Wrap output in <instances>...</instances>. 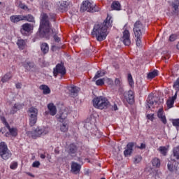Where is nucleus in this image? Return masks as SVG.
<instances>
[{
  "label": "nucleus",
  "mask_w": 179,
  "mask_h": 179,
  "mask_svg": "<svg viewBox=\"0 0 179 179\" xmlns=\"http://www.w3.org/2000/svg\"><path fill=\"white\" fill-rule=\"evenodd\" d=\"M51 18L45 13H41L40 17V25L38 29V34L41 38L50 40V37L52 34L55 43H61V38L58 36V32L52 29L51 24Z\"/></svg>",
  "instance_id": "1"
},
{
  "label": "nucleus",
  "mask_w": 179,
  "mask_h": 179,
  "mask_svg": "<svg viewBox=\"0 0 179 179\" xmlns=\"http://www.w3.org/2000/svg\"><path fill=\"white\" fill-rule=\"evenodd\" d=\"M112 26L113 21L111 20V17L108 15L103 23L96 24L94 26L92 35L94 37H96L97 41H103V40H106L107 36L108 35L107 29L108 27H111Z\"/></svg>",
  "instance_id": "2"
},
{
  "label": "nucleus",
  "mask_w": 179,
  "mask_h": 179,
  "mask_svg": "<svg viewBox=\"0 0 179 179\" xmlns=\"http://www.w3.org/2000/svg\"><path fill=\"white\" fill-rule=\"evenodd\" d=\"M92 101L94 107L99 110H103L104 108H108V107H110V101L104 96L94 98Z\"/></svg>",
  "instance_id": "3"
},
{
  "label": "nucleus",
  "mask_w": 179,
  "mask_h": 179,
  "mask_svg": "<svg viewBox=\"0 0 179 179\" xmlns=\"http://www.w3.org/2000/svg\"><path fill=\"white\" fill-rule=\"evenodd\" d=\"M99 10H100V9L96 6V4L92 3L89 0L83 1L80 7L81 12L94 13V12H99Z\"/></svg>",
  "instance_id": "4"
},
{
  "label": "nucleus",
  "mask_w": 179,
  "mask_h": 179,
  "mask_svg": "<svg viewBox=\"0 0 179 179\" xmlns=\"http://www.w3.org/2000/svg\"><path fill=\"white\" fill-rule=\"evenodd\" d=\"M28 117H29L30 127H34L37 122V115H38V109L31 106L27 110Z\"/></svg>",
  "instance_id": "5"
},
{
  "label": "nucleus",
  "mask_w": 179,
  "mask_h": 179,
  "mask_svg": "<svg viewBox=\"0 0 179 179\" xmlns=\"http://www.w3.org/2000/svg\"><path fill=\"white\" fill-rule=\"evenodd\" d=\"M59 73L60 74L59 79H62V78L66 75V69L64 65V62L57 64L53 69V76H55V78H57Z\"/></svg>",
  "instance_id": "6"
},
{
  "label": "nucleus",
  "mask_w": 179,
  "mask_h": 179,
  "mask_svg": "<svg viewBox=\"0 0 179 179\" xmlns=\"http://www.w3.org/2000/svg\"><path fill=\"white\" fill-rule=\"evenodd\" d=\"M0 156L3 160H8V159L12 157V152L8 149V145L5 142L0 143Z\"/></svg>",
  "instance_id": "7"
},
{
  "label": "nucleus",
  "mask_w": 179,
  "mask_h": 179,
  "mask_svg": "<svg viewBox=\"0 0 179 179\" xmlns=\"http://www.w3.org/2000/svg\"><path fill=\"white\" fill-rule=\"evenodd\" d=\"M133 31L134 36H142V33L145 31V27L141 21H136L134 24Z\"/></svg>",
  "instance_id": "8"
},
{
  "label": "nucleus",
  "mask_w": 179,
  "mask_h": 179,
  "mask_svg": "<svg viewBox=\"0 0 179 179\" xmlns=\"http://www.w3.org/2000/svg\"><path fill=\"white\" fill-rule=\"evenodd\" d=\"M1 120L3 122V124L5 125L6 128H7L10 132V135L11 136L16 137L17 136V129L15 127L10 128V126L9 125V123L6 121V118L5 117H1Z\"/></svg>",
  "instance_id": "9"
},
{
  "label": "nucleus",
  "mask_w": 179,
  "mask_h": 179,
  "mask_svg": "<svg viewBox=\"0 0 179 179\" xmlns=\"http://www.w3.org/2000/svg\"><path fill=\"white\" fill-rule=\"evenodd\" d=\"M168 169L169 171H173L176 174L179 175V161L172 160L167 164Z\"/></svg>",
  "instance_id": "10"
},
{
  "label": "nucleus",
  "mask_w": 179,
  "mask_h": 179,
  "mask_svg": "<svg viewBox=\"0 0 179 179\" xmlns=\"http://www.w3.org/2000/svg\"><path fill=\"white\" fill-rule=\"evenodd\" d=\"M171 13L172 16H178L179 15V1L174 0L171 3Z\"/></svg>",
  "instance_id": "11"
},
{
  "label": "nucleus",
  "mask_w": 179,
  "mask_h": 179,
  "mask_svg": "<svg viewBox=\"0 0 179 179\" xmlns=\"http://www.w3.org/2000/svg\"><path fill=\"white\" fill-rule=\"evenodd\" d=\"M22 65L23 68H24L25 71H27V72H33V71H34L37 67L36 66V64H34V62H29V61H25L22 62Z\"/></svg>",
  "instance_id": "12"
},
{
  "label": "nucleus",
  "mask_w": 179,
  "mask_h": 179,
  "mask_svg": "<svg viewBox=\"0 0 179 179\" xmlns=\"http://www.w3.org/2000/svg\"><path fill=\"white\" fill-rule=\"evenodd\" d=\"M31 30H33V26L29 23H25L22 25L20 32L22 36H29Z\"/></svg>",
  "instance_id": "13"
},
{
  "label": "nucleus",
  "mask_w": 179,
  "mask_h": 179,
  "mask_svg": "<svg viewBox=\"0 0 179 179\" xmlns=\"http://www.w3.org/2000/svg\"><path fill=\"white\" fill-rule=\"evenodd\" d=\"M27 135L33 139H37V138H40L41 135H43V129L37 127L36 129L31 131H28Z\"/></svg>",
  "instance_id": "14"
},
{
  "label": "nucleus",
  "mask_w": 179,
  "mask_h": 179,
  "mask_svg": "<svg viewBox=\"0 0 179 179\" xmlns=\"http://www.w3.org/2000/svg\"><path fill=\"white\" fill-rule=\"evenodd\" d=\"M131 34H129V31L128 29H126L123 31V36L120 38L121 41H122L123 44L124 45H131Z\"/></svg>",
  "instance_id": "15"
},
{
  "label": "nucleus",
  "mask_w": 179,
  "mask_h": 179,
  "mask_svg": "<svg viewBox=\"0 0 179 179\" xmlns=\"http://www.w3.org/2000/svg\"><path fill=\"white\" fill-rule=\"evenodd\" d=\"M124 97L129 104H134L135 101V96L134 95V91L129 90L128 92H124Z\"/></svg>",
  "instance_id": "16"
},
{
  "label": "nucleus",
  "mask_w": 179,
  "mask_h": 179,
  "mask_svg": "<svg viewBox=\"0 0 179 179\" xmlns=\"http://www.w3.org/2000/svg\"><path fill=\"white\" fill-rule=\"evenodd\" d=\"M136 145V143L130 142L127 145L126 150L124 151V155L125 157L127 156H131L132 155V152L134 150V146Z\"/></svg>",
  "instance_id": "17"
},
{
  "label": "nucleus",
  "mask_w": 179,
  "mask_h": 179,
  "mask_svg": "<svg viewBox=\"0 0 179 179\" xmlns=\"http://www.w3.org/2000/svg\"><path fill=\"white\" fill-rule=\"evenodd\" d=\"M24 107V104L20 103H16L14 104V106L11 108L10 110V114H16L17 111H20V110H22Z\"/></svg>",
  "instance_id": "18"
},
{
  "label": "nucleus",
  "mask_w": 179,
  "mask_h": 179,
  "mask_svg": "<svg viewBox=\"0 0 179 179\" xmlns=\"http://www.w3.org/2000/svg\"><path fill=\"white\" fill-rule=\"evenodd\" d=\"M80 164L75 162H71V173H73V174H79V173H80Z\"/></svg>",
  "instance_id": "19"
},
{
  "label": "nucleus",
  "mask_w": 179,
  "mask_h": 179,
  "mask_svg": "<svg viewBox=\"0 0 179 179\" xmlns=\"http://www.w3.org/2000/svg\"><path fill=\"white\" fill-rule=\"evenodd\" d=\"M69 90L70 94L72 97H76V96H78V94L79 93V90H80V89L78 87L73 85V86L69 87Z\"/></svg>",
  "instance_id": "20"
},
{
  "label": "nucleus",
  "mask_w": 179,
  "mask_h": 179,
  "mask_svg": "<svg viewBox=\"0 0 179 179\" xmlns=\"http://www.w3.org/2000/svg\"><path fill=\"white\" fill-rule=\"evenodd\" d=\"M10 20L11 23H19V22L23 21V15H11Z\"/></svg>",
  "instance_id": "21"
},
{
  "label": "nucleus",
  "mask_w": 179,
  "mask_h": 179,
  "mask_svg": "<svg viewBox=\"0 0 179 179\" xmlns=\"http://www.w3.org/2000/svg\"><path fill=\"white\" fill-rule=\"evenodd\" d=\"M177 100V93H175V95L172 97H170L167 101L166 105L169 108H173L174 107V101Z\"/></svg>",
  "instance_id": "22"
},
{
  "label": "nucleus",
  "mask_w": 179,
  "mask_h": 179,
  "mask_svg": "<svg viewBox=\"0 0 179 179\" xmlns=\"http://www.w3.org/2000/svg\"><path fill=\"white\" fill-rule=\"evenodd\" d=\"M48 108L49 110V114L50 115H55L57 114V106L54 105V103H51L48 105Z\"/></svg>",
  "instance_id": "23"
},
{
  "label": "nucleus",
  "mask_w": 179,
  "mask_h": 179,
  "mask_svg": "<svg viewBox=\"0 0 179 179\" xmlns=\"http://www.w3.org/2000/svg\"><path fill=\"white\" fill-rule=\"evenodd\" d=\"M157 117L158 118H160L163 124H167V119H166V116L163 115V109H159L157 112Z\"/></svg>",
  "instance_id": "24"
},
{
  "label": "nucleus",
  "mask_w": 179,
  "mask_h": 179,
  "mask_svg": "<svg viewBox=\"0 0 179 179\" xmlns=\"http://www.w3.org/2000/svg\"><path fill=\"white\" fill-rule=\"evenodd\" d=\"M155 103H157V101L155 100V97H153V96L152 95H149L147 100V107L148 108H150V107L153 106V104H155Z\"/></svg>",
  "instance_id": "25"
},
{
  "label": "nucleus",
  "mask_w": 179,
  "mask_h": 179,
  "mask_svg": "<svg viewBox=\"0 0 179 179\" xmlns=\"http://www.w3.org/2000/svg\"><path fill=\"white\" fill-rule=\"evenodd\" d=\"M78 152V146L75 143H71L69 146V155H75Z\"/></svg>",
  "instance_id": "26"
},
{
  "label": "nucleus",
  "mask_w": 179,
  "mask_h": 179,
  "mask_svg": "<svg viewBox=\"0 0 179 179\" xmlns=\"http://www.w3.org/2000/svg\"><path fill=\"white\" fill-rule=\"evenodd\" d=\"M68 6H69V2L62 1L60 3V6H59V9L61 12H65V10H68Z\"/></svg>",
  "instance_id": "27"
},
{
  "label": "nucleus",
  "mask_w": 179,
  "mask_h": 179,
  "mask_svg": "<svg viewBox=\"0 0 179 179\" xmlns=\"http://www.w3.org/2000/svg\"><path fill=\"white\" fill-rule=\"evenodd\" d=\"M22 20H25L26 22H31L32 23H35L34 17L31 14H28L27 15H22Z\"/></svg>",
  "instance_id": "28"
},
{
  "label": "nucleus",
  "mask_w": 179,
  "mask_h": 179,
  "mask_svg": "<svg viewBox=\"0 0 179 179\" xmlns=\"http://www.w3.org/2000/svg\"><path fill=\"white\" fill-rule=\"evenodd\" d=\"M41 50L43 52V54L45 55L48 53V51H50V48L48 46V44L47 43H43L41 45Z\"/></svg>",
  "instance_id": "29"
},
{
  "label": "nucleus",
  "mask_w": 179,
  "mask_h": 179,
  "mask_svg": "<svg viewBox=\"0 0 179 179\" xmlns=\"http://www.w3.org/2000/svg\"><path fill=\"white\" fill-rule=\"evenodd\" d=\"M17 45L20 50H24V48L26 47V41L23 39H18L17 41Z\"/></svg>",
  "instance_id": "30"
},
{
  "label": "nucleus",
  "mask_w": 179,
  "mask_h": 179,
  "mask_svg": "<svg viewBox=\"0 0 179 179\" xmlns=\"http://www.w3.org/2000/svg\"><path fill=\"white\" fill-rule=\"evenodd\" d=\"M68 117L67 113H62L59 115H57V120H59V122H66V118Z\"/></svg>",
  "instance_id": "31"
},
{
  "label": "nucleus",
  "mask_w": 179,
  "mask_h": 179,
  "mask_svg": "<svg viewBox=\"0 0 179 179\" xmlns=\"http://www.w3.org/2000/svg\"><path fill=\"white\" fill-rule=\"evenodd\" d=\"M10 79H12V73H7L2 77L1 82L3 83H6V82H9Z\"/></svg>",
  "instance_id": "32"
},
{
  "label": "nucleus",
  "mask_w": 179,
  "mask_h": 179,
  "mask_svg": "<svg viewBox=\"0 0 179 179\" xmlns=\"http://www.w3.org/2000/svg\"><path fill=\"white\" fill-rule=\"evenodd\" d=\"M111 8L113 10H121V3H120V1H113Z\"/></svg>",
  "instance_id": "33"
},
{
  "label": "nucleus",
  "mask_w": 179,
  "mask_h": 179,
  "mask_svg": "<svg viewBox=\"0 0 179 179\" xmlns=\"http://www.w3.org/2000/svg\"><path fill=\"white\" fill-rule=\"evenodd\" d=\"M40 89L41 90H43V94H50L51 93V90L47 85H41Z\"/></svg>",
  "instance_id": "34"
},
{
  "label": "nucleus",
  "mask_w": 179,
  "mask_h": 179,
  "mask_svg": "<svg viewBox=\"0 0 179 179\" xmlns=\"http://www.w3.org/2000/svg\"><path fill=\"white\" fill-rule=\"evenodd\" d=\"M157 75H159V71L157 70H154L148 74L147 78L148 79H153L154 78H156Z\"/></svg>",
  "instance_id": "35"
},
{
  "label": "nucleus",
  "mask_w": 179,
  "mask_h": 179,
  "mask_svg": "<svg viewBox=\"0 0 179 179\" xmlns=\"http://www.w3.org/2000/svg\"><path fill=\"white\" fill-rule=\"evenodd\" d=\"M135 37L136 38V47L141 48L142 47V36H135Z\"/></svg>",
  "instance_id": "36"
},
{
  "label": "nucleus",
  "mask_w": 179,
  "mask_h": 179,
  "mask_svg": "<svg viewBox=\"0 0 179 179\" xmlns=\"http://www.w3.org/2000/svg\"><path fill=\"white\" fill-rule=\"evenodd\" d=\"M159 152H160L161 155H162L163 156H167V148L164 147V146H160L158 148Z\"/></svg>",
  "instance_id": "37"
},
{
  "label": "nucleus",
  "mask_w": 179,
  "mask_h": 179,
  "mask_svg": "<svg viewBox=\"0 0 179 179\" xmlns=\"http://www.w3.org/2000/svg\"><path fill=\"white\" fill-rule=\"evenodd\" d=\"M173 155L179 161V145L173 148Z\"/></svg>",
  "instance_id": "38"
},
{
  "label": "nucleus",
  "mask_w": 179,
  "mask_h": 179,
  "mask_svg": "<svg viewBox=\"0 0 179 179\" xmlns=\"http://www.w3.org/2000/svg\"><path fill=\"white\" fill-rule=\"evenodd\" d=\"M106 75V73L98 71L95 75V76L93 78V80H96V79H99V78H101Z\"/></svg>",
  "instance_id": "39"
},
{
  "label": "nucleus",
  "mask_w": 179,
  "mask_h": 179,
  "mask_svg": "<svg viewBox=\"0 0 179 179\" xmlns=\"http://www.w3.org/2000/svg\"><path fill=\"white\" fill-rule=\"evenodd\" d=\"M152 166L154 167H160V159L158 158H154L152 161Z\"/></svg>",
  "instance_id": "40"
},
{
  "label": "nucleus",
  "mask_w": 179,
  "mask_h": 179,
  "mask_svg": "<svg viewBox=\"0 0 179 179\" xmlns=\"http://www.w3.org/2000/svg\"><path fill=\"white\" fill-rule=\"evenodd\" d=\"M62 125L60 127V131L62 132H66L68 131V123L66 122H62Z\"/></svg>",
  "instance_id": "41"
},
{
  "label": "nucleus",
  "mask_w": 179,
  "mask_h": 179,
  "mask_svg": "<svg viewBox=\"0 0 179 179\" xmlns=\"http://www.w3.org/2000/svg\"><path fill=\"white\" fill-rule=\"evenodd\" d=\"M173 89L176 90V93H178L179 92V78L176 80V82H174L173 85Z\"/></svg>",
  "instance_id": "42"
},
{
  "label": "nucleus",
  "mask_w": 179,
  "mask_h": 179,
  "mask_svg": "<svg viewBox=\"0 0 179 179\" xmlns=\"http://www.w3.org/2000/svg\"><path fill=\"white\" fill-rule=\"evenodd\" d=\"M96 86H103L104 85V78H100L96 81Z\"/></svg>",
  "instance_id": "43"
},
{
  "label": "nucleus",
  "mask_w": 179,
  "mask_h": 179,
  "mask_svg": "<svg viewBox=\"0 0 179 179\" xmlns=\"http://www.w3.org/2000/svg\"><path fill=\"white\" fill-rule=\"evenodd\" d=\"M128 82L130 86H134V79L132 78V75L128 74Z\"/></svg>",
  "instance_id": "44"
},
{
  "label": "nucleus",
  "mask_w": 179,
  "mask_h": 179,
  "mask_svg": "<svg viewBox=\"0 0 179 179\" xmlns=\"http://www.w3.org/2000/svg\"><path fill=\"white\" fill-rule=\"evenodd\" d=\"M115 85L118 87H121L122 86V83L120 80V78H116L115 80Z\"/></svg>",
  "instance_id": "45"
},
{
  "label": "nucleus",
  "mask_w": 179,
  "mask_h": 179,
  "mask_svg": "<svg viewBox=\"0 0 179 179\" xmlns=\"http://www.w3.org/2000/svg\"><path fill=\"white\" fill-rule=\"evenodd\" d=\"M141 161H142V157H141V156H136L134 158L135 164H138V163H141Z\"/></svg>",
  "instance_id": "46"
},
{
  "label": "nucleus",
  "mask_w": 179,
  "mask_h": 179,
  "mask_svg": "<svg viewBox=\"0 0 179 179\" xmlns=\"http://www.w3.org/2000/svg\"><path fill=\"white\" fill-rule=\"evenodd\" d=\"M172 124L173 127H179V119H173Z\"/></svg>",
  "instance_id": "47"
},
{
  "label": "nucleus",
  "mask_w": 179,
  "mask_h": 179,
  "mask_svg": "<svg viewBox=\"0 0 179 179\" xmlns=\"http://www.w3.org/2000/svg\"><path fill=\"white\" fill-rule=\"evenodd\" d=\"M176 40H177V34H171L169 36V41L173 42L176 41Z\"/></svg>",
  "instance_id": "48"
},
{
  "label": "nucleus",
  "mask_w": 179,
  "mask_h": 179,
  "mask_svg": "<svg viewBox=\"0 0 179 179\" xmlns=\"http://www.w3.org/2000/svg\"><path fill=\"white\" fill-rule=\"evenodd\" d=\"M10 169H11V170H15V169H17V162H13L10 165Z\"/></svg>",
  "instance_id": "49"
},
{
  "label": "nucleus",
  "mask_w": 179,
  "mask_h": 179,
  "mask_svg": "<svg viewBox=\"0 0 179 179\" xmlns=\"http://www.w3.org/2000/svg\"><path fill=\"white\" fill-rule=\"evenodd\" d=\"M92 134H93L94 136H96V138H100V136H101V134H100V131H99V130H96L95 131H92Z\"/></svg>",
  "instance_id": "50"
},
{
  "label": "nucleus",
  "mask_w": 179,
  "mask_h": 179,
  "mask_svg": "<svg viewBox=\"0 0 179 179\" xmlns=\"http://www.w3.org/2000/svg\"><path fill=\"white\" fill-rule=\"evenodd\" d=\"M147 118L150 120V121H153V120H155V114H148Z\"/></svg>",
  "instance_id": "51"
},
{
  "label": "nucleus",
  "mask_w": 179,
  "mask_h": 179,
  "mask_svg": "<svg viewBox=\"0 0 179 179\" xmlns=\"http://www.w3.org/2000/svg\"><path fill=\"white\" fill-rule=\"evenodd\" d=\"M32 167L38 168L40 167V162L36 161L32 164Z\"/></svg>",
  "instance_id": "52"
},
{
  "label": "nucleus",
  "mask_w": 179,
  "mask_h": 179,
  "mask_svg": "<svg viewBox=\"0 0 179 179\" xmlns=\"http://www.w3.org/2000/svg\"><path fill=\"white\" fill-rule=\"evenodd\" d=\"M48 132H50L48 129H42V135H47Z\"/></svg>",
  "instance_id": "53"
},
{
  "label": "nucleus",
  "mask_w": 179,
  "mask_h": 179,
  "mask_svg": "<svg viewBox=\"0 0 179 179\" xmlns=\"http://www.w3.org/2000/svg\"><path fill=\"white\" fill-rule=\"evenodd\" d=\"M138 149H141V150H142V149H146V144L142 143L141 144V146H138Z\"/></svg>",
  "instance_id": "54"
},
{
  "label": "nucleus",
  "mask_w": 179,
  "mask_h": 179,
  "mask_svg": "<svg viewBox=\"0 0 179 179\" xmlns=\"http://www.w3.org/2000/svg\"><path fill=\"white\" fill-rule=\"evenodd\" d=\"M170 58V55H167L165 57H162V59L164 61H165V62H169V61L167 59H169Z\"/></svg>",
  "instance_id": "55"
},
{
  "label": "nucleus",
  "mask_w": 179,
  "mask_h": 179,
  "mask_svg": "<svg viewBox=\"0 0 179 179\" xmlns=\"http://www.w3.org/2000/svg\"><path fill=\"white\" fill-rule=\"evenodd\" d=\"M16 89H22V83H18L15 85Z\"/></svg>",
  "instance_id": "56"
},
{
  "label": "nucleus",
  "mask_w": 179,
  "mask_h": 179,
  "mask_svg": "<svg viewBox=\"0 0 179 179\" xmlns=\"http://www.w3.org/2000/svg\"><path fill=\"white\" fill-rule=\"evenodd\" d=\"M20 8H21V9H27V6L24 4H21L20 5Z\"/></svg>",
  "instance_id": "57"
},
{
  "label": "nucleus",
  "mask_w": 179,
  "mask_h": 179,
  "mask_svg": "<svg viewBox=\"0 0 179 179\" xmlns=\"http://www.w3.org/2000/svg\"><path fill=\"white\" fill-rule=\"evenodd\" d=\"M73 40H74L75 43H78V41H79V37L74 36L73 37Z\"/></svg>",
  "instance_id": "58"
},
{
  "label": "nucleus",
  "mask_w": 179,
  "mask_h": 179,
  "mask_svg": "<svg viewBox=\"0 0 179 179\" xmlns=\"http://www.w3.org/2000/svg\"><path fill=\"white\" fill-rule=\"evenodd\" d=\"M27 176H29V177H32V178H34V175H33L30 172H27Z\"/></svg>",
  "instance_id": "59"
},
{
  "label": "nucleus",
  "mask_w": 179,
  "mask_h": 179,
  "mask_svg": "<svg viewBox=\"0 0 179 179\" xmlns=\"http://www.w3.org/2000/svg\"><path fill=\"white\" fill-rule=\"evenodd\" d=\"M119 92H120V93H123L124 88H122V85L121 87H119Z\"/></svg>",
  "instance_id": "60"
},
{
  "label": "nucleus",
  "mask_w": 179,
  "mask_h": 179,
  "mask_svg": "<svg viewBox=\"0 0 179 179\" xmlns=\"http://www.w3.org/2000/svg\"><path fill=\"white\" fill-rule=\"evenodd\" d=\"M113 109H114L115 111H117V110H118V107L117 106V104H115L113 106Z\"/></svg>",
  "instance_id": "61"
},
{
  "label": "nucleus",
  "mask_w": 179,
  "mask_h": 179,
  "mask_svg": "<svg viewBox=\"0 0 179 179\" xmlns=\"http://www.w3.org/2000/svg\"><path fill=\"white\" fill-rule=\"evenodd\" d=\"M40 157H41V159H44L45 157V155L41 154Z\"/></svg>",
  "instance_id": "62"
},
{
  "label": "nucleus",
  "mask_w": 179,
  "mask_h": 179,
  "mask_svg": "<svg viewBox=\"0 0 179 179\" xmlns=\"http://www.w3.org/2000/svg\"><path fill=\"white\" fill-rule=\"evenodd\" d=\"M57 46H55V45H52V51H54V50H57Z\"/></svg>",
  "instance_id": "63"
},
{
  "label": "nucleus",
  "mask_w": 179,
  "mask_h": 179,
  "mask_svg": "<svg viewBox=\"0 0 179 179\" xmlns=\"http://www.w3.org/2000/svg\"><path fill=\"white\" fill-rule=\"evenodd\" d=\"M9 135H10V132H6V133L5 134V136H6V137L9 136Z\"/></svg>",
  "instance_id": "64"
}]
</instances>
